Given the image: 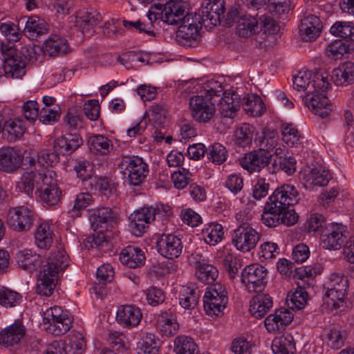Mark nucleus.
<instances>
[{
    "instance_id": "obj_13",
    "label": "nucleus",
    "mask_w": 354,
    "mask_h": 354,
    "mask_svg": "<svg viewBox=\"0 0 354 354\" xmlns=\"http://www.w3.org/2000/svg\"><path fill=\"white\" fill-rule=\"evenodd\" d=\"M119 173L123 177H147L149 166L138 156H123L118 163Z\"/></svg>"
},
{
    "instance_id": "obj_42",
    "label": "nucleus",
    "mask_w": 354,
    "mask_h": 354,
    "mask_svg": "<svg viewBox=\"0 0 354 354\" xmlns=\"http://www.w3.org/2000/svg\"><path fill=\"white\" fill-rule=\"evenodd\" d=\"M174 351L176 354H200L194 339L187 335H178L174 339Z\"/></svg>"
},
{
    "instance_id": "obj_23",
    "label": "nucleus",
    "mask_w": 354,
    "mask_h": 354,
    "mask_svg": "<svg viewBox=\"0 0 354 354\" xmlns=\"http://www.w3.org/2000/svg\"><path fill=\"white\" fill-rule=\"evenodd\" d=\"M120 260L123 265L129 268H137L145 264L146 257L142 250L129 245L121 250Z\"/></svg>"
},
{
    "instance_id": "obj_16",
    "label": "nucleus",
    "mask_w": 354,
    "mask_h": 354,
    "mask_svg": "<svg viewBox=\"0 0 354 354\" xmlns=\"http://www.w3.org/2000/svg\"><path fill=\"white\" fill-rule=\"evenodd\" d=\"M153 209L149 207H143L129 216V228L132 234L140 236L153 221Z\"/></svg>"
},
{
    "instance_id": "obj_56",
    "label": "nucleus",
    "mask_w": 354,
    "mask_h": 354,
    "mask_svg": "<svg viewBox=\"0 0 354 354\" xmlns=\"http://www.w3.org/2000/svg\"><path fill=\"white\" fill-rule=\"evenodd\" d=\"M351 50L347 41L335 40L330 43L327 48L328 55L333 59H341L344 55L350 53Z\"/></svg>"
},
{
    "instance_id": "obj_33",
    "label": "nucleus",
    "mask_w": 354,
    "mask_h": 354,
    "mask_svg": "<svg viewBox=\"0 0 354 354\" xmlns=\"http://www.w3.org/2000/svg\"><path fill=\"white\" fill-rule=\"evenodd\" d=\"M157 328L165 336H172L179 328L176 317L171 312H162L157 318Z\"/></svg>"
},
{
    "instance_id": "obj_11",
    "label": "nucleus",
    "mask_w": 354,
    "mask_h": 354,
    "mask_svg": "<svg viewBox=\"0 0 354 354\" xmlns=\"http://www.w3.org/2000/svg\"><path fill=\"white\" fill-rule=\"evenodd\" d=\"M263 149H258L246 153L239 160L241 166L249 173L259 172L262 169L268 165L272 156L270 153Z\"/></svg>"
},
{
    "instance_id": "obj_41",
    "label": "nucleus",
    "mask_w": 354,
    "mask_h": 354,
    "mask_svg": "<svg viewBox=\"0 0 354 354\" xmlns=\"http://www.w3.org/2000/svg\"><path fill=\"white\" fill-rule=\"evenodd\" d=\"M88 145L91 151L97 155H106L113 149L111 140L100 134L91 136Z\"/></svg>"
},
{
    "instance_id": "obj_5",
    "label": "nucleus",
    "mask_w": 354,
    "mask_h": 354,
    "mask_svg": "<svg viewBox=\"0 0 354 354\" xmlns=\"http://www.w3.org/2000/svg\"><path fill=\"white\" fill-rule=\"evenodd\" d=\"M228 301L225 287L220 283L209 287L203 296V306L209 315L218 316L223 313Z\"/></svg>"
},
{
    "instance_id": "obj_6",
    "label": "nucleus",
    "mask_w": 354,
    "mask_h": 354,
    "mask_svg": "<svg viewBox=\"0 0 354 354\" xmlns=\"http://www.w3.org/2000/svg\"><path fill=\"white\" fill-rule=\"evenodd\" d=\"M266 268L259 264L247 266L241 272V282L250 292H261L267 283Z\"/></svg>"
},
{
    "instance_id": "obj_60",
    "label": "nucleus",
    "mask_w": 354,
    "mask_h": 354,
    "mask_svg": "<svg viewBox=\"0 0 354 354\" xmlns=\"http://www.w3.org/2000/svg\"><path fill=\"white\" fill-rule=\"evenodd\" d=\"M146 297L149 305L156 306L165 301V295L161 288L151 286L147 290Z\"/></svg>"
},
{
    "instance_id": "obj_2",
    "label": "nucleus",
    "mask_w": 354,
    "mask_h": 354,
    "mask_svg": "<svg viewBox=\"0 0 354 354\" xmlns=\"http://www.w3.org/2000/svg\"><path fill=\"white\" fill-rule=\"evenodd\" d=\"M68 265V257L63 250L51 253L41 267L37 285V292L46 297L50 296L55 288L59 274Z\"/></svg>"
},
{
    "instance_id": "obj_46",
    "label": "nucleus",
    "mask_w": 354,
    "mask_h": 354,
    "mask_svg": "<svg viewBox=\"0 0 354 354\" xmlns=\"http://www.w3.org/2000/svg\"><path fill=\"white\" fill-rule=\"evenodd\" d=\"M198 299V290L194 286H184L180 291L179 304L185 309L194 308Z\"/></svg>"
},
{
    "instance_id": "obj_8",
    "label": "nucleus",
    "mask_w": 354,
    "mask_h": 354,
    "mask_svg": "<svg viewBox=\"0 0 354 354\" xmlns=\"http://www.w3.org/2000/svg\"><path fill=\"white\" fill-rule=\"evenodd\" d=\"M346 232V226L341 223H328L320 235V244L326 250H337L340 249L345 242Z\"/></svg>"
},
{
    "instance_id": "obj_61",
    "label": "nucleus",
    "mask_w": 354,
    "mask_h": 354,
    "mask_svg": "<svg viewBox=\"0 0 354 354\" xmlns=\"http://www.w3.org/2000/svg\"><path fill=\"white\" fill-rule=\"evenodd\" d=\"M21 112L27 120L35 121L39 114L38 103L35 100L26 101L22 106Z\"/></svg>"
},
{
    "instance_id": "obj_30",
    "label": "nucleus",
    "mask_w": 354,
    "mask_h": 354,
    "mask_svg": "<svg viewBox=\"0 0 354 354\" xmlns=\"http://www.w3.org/2000/svg\"><path fill=\"white\" fill-rule=\"evenodd\" d=\"M272 299L269 295L257 294L250 301V313L257 318H262L272 307Z\"/></svg>"
},
{
    "instance_id": "obj_48",
    "label": "nucleus",
    "mask_w": 354,
    "mask_h": 354,
    "mask_svg": "<svg viewBox=\"0 0 354 354\" xmlns=\"http://www.w3.org/2000/svg\"><path fill=\"white\" fill-rule=\"evenodd\" d=\"M283 211L274 206L266 203L263 212L261 214L262 223L268 227H275L281 223V214Z\"/></svg>"
},
{
    "instance_id": "obj_34",
    "label": "nucleus",
    "mask_w": 354,
    "mask_h": 354,
    "mask_svg": "<svg viewBox=\"0 0 354 354\" xmlns=\"http://www.w3.org/2000/svg\"><path fill=\"white\" fill-rule=\"evenodd\" d=\"M1 130L9 142H15L22 137L25 133L26 127L21 119H15L6 122Z\"/></svg>"
},
{
    "instance_id": "obj_44",
    "label": "nucleus",
    "mask_w": 354,
    "mask_h": 354,
    "mask_svg": "<svg viewBox=\"0 0 354 354\" xmlns=\"http://www.w3.org/2000/svg\"><path fill=\"white\" fill-rule=\"evenodd\" d=\"M278 141L277 133L269 129L263 131L254 139V143L259 149H267L266 151L270 153L277 146Z\"/></svg>"
},
{
    "instance_id": "obj_31",
    "label": "nucleus",
    "mask_w": 354,
    "mask_h": 354,
    "mask_svg": "<svg viewBox=\"0 0 354 354\" xmlns=\"http://www.w3.org/2000/svg\"><path fill=\"white\" fill-rule=\"evenodd\" d=\"M82 185L93 191L98 187L100 193L109 196L116 191V185L112 178H82Z\"/></svg>"
},
{
    "instance_id": "obj_55",
    "label": "nucleus",
    "mask_w": 354,
    "mask_h": 354,
    "mask_svg": "<svg viewBox=\"0 0 354 354\" xmlns=\"http://www.w3.org/2000/svg\"><path fill=\"white\" fill-rule=\"evenodd\" d=\"M207 158L216 165H221L227 160V151L220 143L215 142L209 147Z\"/></svg>"
},
{
    "instance_id": "obj_4",
    "label": "nucleus",
    "mask_w": 354,
    "mask_h": 354,
    "mask_svg": "<svg viewBox=\"0 0 354 354\" xmlns=\"http://www.w3.org/2000/svg\"><path fill=\"white\" fill-rule=\"evenodd\" d=\"M44 322V324H48L47 331L55 335H60L70 330L73 319L67 310L55 306L46 310Z\"/></svg>"
},
{
    "instance_id": "obj_19",
    "label": "nucleus",
    "mask_w": 354,
    "mask_h": 354,
    "mask_svg": "<svg viewBox=\"0 0 354 354\" xmlns=\"http://www.w3.org/2000/svg\"><path fill=\"white\" fill-rule=\"evenodd\" d=\"M42 185L40 186L39 197L48 205H57L62 196V190L59 186L56 178H41Z\"/></svg>"
},
{
    "instance_id": "obj_36",
    "label": "nucleus",
    "mask_w": 354,
    "mask_h": 354,
    "mask_svg": "<svg viewBox=\"0 0 354 354\" xmlns=\"http://www.w3.org/2000/svg\"><path fill=\"white\" fill-rule=\"evenodd\" d=\"M47 30L46 22L37 16L30 17L24 29L25 35L31 39H35L40 35L46 34Z\"/></svg>"
},
{
    "instance_id": "obj_52",
    "label": "nucleus",
    "mask_w": 354,
    "mask_h": 354,
    "mask_svg": "<svg viewBox=\"0 0 354 354\" xmlns=\"http://www.w3.org/2000/svg\"><path fill=\"white\" fill-rule=\"evenodd\" d=\"M21 295L15 290L4 286H0V305L8 308L19 305Z\"/></svg>"
},
{
    "instance_id": "obj_64",
    "label": "nucleus",
    "mask_w": 354,
    "mask_h": 354,
    "mask_svg": "<svg viewBox=\"0 0 354 354\" xmlns=\"http://www.w3.org/2000/svg\"><path fill=\"white\" fill-rule=\"evenodd\" d=\"M252 344L244 338L235 339L231 346V350L234 354H251Z\"/></svg>"
},
{
    "instance_id": "obj_10",
    "label": "nucleus",
    "mask_w": 354,
    "mask_h": 354,
    "mask_svg": "<svg viewBox=\"0 0 354 354\" xmlns=\"http://www.w3.org/2000/svg\"><path fill=\"white\" fill-rule=\"evenodd\" d=\"M189 107L193 118L201 122H207L215 113L214 104L212 102L211 97H208L203 93L190 98Z\"/></svg>"
},
{
    "instance_id": "obj_63",
    "label": "nucleus",
    "mask_w": 354,
    "mask_h": 354,
    "mask_svg": "<svg viewBox=\"0 0 354 354\" xmlns=\"http://www.w3.org/2000/svg\"><path fill=\"white\" fill-rule=\"evenodd\" d=\"M65 125L70 129H76L82 126V120L77 110L71 109L64 117Z\"/></svg>"
},
{
    "instance_id": "obj_45",
    "label": "nucleus",
    "mask_w": 354,
    "mask_h": 354,
    "mask_svg": "<svg viewBox=\"0 0 354 354\" xmlns=\"http://www.w3.org/2000/svg\"><path fill=\"white\" fill-rule=\"evenodd\" d=\"M195 274L197 279L204 283H213L218 275V269L212 264L198 263Z\"/></svg>"
},
{
    "instance_id": "obj_25",
    "label": "nucleus",
    "mask_w": 354,
    "mask_h": 354,
    "mask_svg": "<svg viewBox=\"0 0 354 354\" xmlns=\"http://www.w3.org/2000/svg\"><path fill=\"white\" fill-rule=\"evenodd\" d=\"M101 19V15L99 12L92 11L80 12L77 17L75 24L78 29L86 36L90 37L94 32L95 26Z\"/></svg>"
},
{
    "instance_id": "obj_37",
    "label": "nucleus",
    "mask_w": 354,
    "mask_h": 354,
    "mask_svg": "<svg viewBox=\"0 0 354 354\" xmlns=\"http://www.w3.org/2000/svg\"><path fill=\"white\" fill-rule=\"evenodd\" d=\"M254 127L248 123H243L237 127L233 135L234 145L245 148L252 144L254 133Z\"/></svg>"
},
{
    "instance_id": "obj_27",
    "label": "nucleus",
    "mask_w": 354,
    "mask_h": 354,
    "mask_svg": "<svg viewBox=\"0 0 354 354\" xmlns=\"http://www.w3.org/2000/svg\"><path fill=\"white\" fill-rule=\"evenodd\" d=\"M331 79L335 85L346 86L354 83V63L346 62L340 64L332 71Z\"/></svg>"
},
{
    "instance_id": "obj_53",
    "label": "nucleus",
    "mask_w": 354,
    "mask_h": 354,
    "mask_svg": "<svg viewBox=\"0 0 354 354\" xmlns=\"http://www.w3.org/2000/svg\"><path fill=\"white\" fill-rule=\"evenodd\" d=\"M308 300V293L302 288H297L288 295L287 303L289 308L300 310L304 308Z\"/></svg>"
},
{
    "instance_id": "obj_43",
    "label": "nucleus",
    "mask_w": 354,
    "mask_h": 354,
    "mask_svg": "<svg viewBox=\"0 0 354 354\" xmlns=\"http://www.w3.org/2000/svg\"><path fill=\"white\" fill-rule=\"evenodd\" d=\"M257 28L258 20L251 15H245L237 21V34L240 37H249L257 32Z\"/></svg>"
},
{
    "instance_id": "obj_3",
    "label": "nucleus",
    "mask_w": 354,
    "mask_h": 354,
    "mask_svg": "<svg viewBox=\"0 0 354 354\" xmlns=\"http://www.w3.org/2000/svg\"><path fill=\"white\" fill-rule=\"evenodd\" d=\"M349 283L342 273H331L323 285L324 303L328 308L337 310L343 307L348 294Z\"/></svg>"
},
{
    "instance_id": "obj_18",
    "label": "nucleus",
    "mask_w": 354,
    "mask_h": 354,
    "mask_svg": "<svg viewBox=\"0 0 354 354\" xmlns=\"http://www.w3.org/2000/svg\"><path fill=\"white\" fill-rule=\"evenodd\" d=\"M201 28L200 15L187 14L179 22L177 37L187 41L195 40Z\"/></svg>"
},
{
    "instance_id": "obj_15",
    "label": "nucleus",
    "mask_w": 354,
    "mask_h": 354,
    "mask_svg": "<svg viewBox=\"0 0 354 354\" xmlns=\"http://www.w3.org/2000/svg\"><path fill=\"white\" fill-rule=\"evenodd\" d=\"M183 245L181 239L172 234H162L157 241L158 252L164 257L173 259L180 257Z\"/></svg>"
},
{
    "instance_id": "obj_62",
    "label": "nucleus",
    "mask_w": 354,
    "mask_h": 354,
    "mask_svg": "<svg viewBox=\"0 0 354 354\" xmlns=\"http://www.w3.org/2000/svg\"><path fill=\"white\" fill-rule=\"evenodd\" d=\"M122 24L127 29L136 30L139 32H144L149 35L153 34L151 24L150 23H146V21H143L141 19H138L136 21L123 20Z\"/></svg>"
},
{
    "instance_id": "obj_17",
    "label": "nucleus",
    "mask_w": 354,
    "mask_h": 354,
    "mask_svg": "<svg viewBox=\"0 0 354 354\" xmlns=\"http://www.w3.org/2000/svg\"><path fill=\"white\" fill-rule=\"evenodd\" d=\"M186 3L181 0H169L160 12L162 21L169 25H178L185 17Z\"/></svg>"
},
{
    "instance_id": "obj_51",
    "label": "nucleus",
    "mask_w": 354,
    "mask_h": 354,
    "mask_svg": "<svg viewBox=\"0 0 354 354\" xmlns=\"http://www.w3.org/2000/svg\"><path fill=\"white\" fill-rule=\"evenodd\" d=\"M330 32L338 37L354 41V24L351 21H336L330 28Z\"/></svg>"
},
{
    "instance_id": "obj_24",
    "label": "nucleus",
    "mask_w": 354,
    "mask_h": 354,
    "mask_svg": "<svg viewBox=\"0 0 354 354\" xmlns=\"http://www.w3.org/2000/svg\"><path fill=\"white\" fill-rule=\"evenodd\" d=\"M241 104V98L234 90H227L219 102V111L223 117L232 118Z\"/></svg>"
},
{
    "instance_id": "obj_12",
    "label": "nucleus",
    "mask_w": 354,
    "mask_h": 354,
    "mask_svg": "<svg viewBox=\"0 0 354 354\" xmlns=\"http://www.w3.org/2000/svg\"><path fill=\"white\" fill-rule=\"evenodd\" d=\"M7 57L2 59L0 77L21 78L25 74L26 63L21 56L14 53L12 48L7 49Z\"/></svg>"
},
{
    "instance_id": "obj_58",
    "label": "nucleus",
    "mask_w": 354,
    "mask_h": 354,
    "mask_svg": "<svg viewBox=\"0 0 354 354\" xmlns=\"http://www.w3.org/2000/svg\"><path fill=\"white\" fill-rule=\"evenodd\" d=\"M326 219L322 214H313L306 223V229L308 232H322V230L326 225Z\"/></svg>"
},
{
    "instance_id": "obj_50",
    "label": "nucleus",
    "mask_w": 354,
    "mask_h": 354,
    "mask_svg": "<svg viewBox=\"0 0 354 354\" xmlns=\"http://www.w3.org/2000/svg\"><path fill=\"white\" fill-rule=\"evenodd\" d=\"M25 166L24 169L28 177H53L55 176V173L53 170L47 169V167L39 160L35 161L31 159L29 164Z\"/></svg>"
},
{
    "instance_id": "obj_29",
    "label": "nucleus",
    "mask_w": 354,
    "mask_h": 354,
    "mask_svg": "<svg viewBox=\"0 0 354 354\" xmlns=\"http://www.w3.org/2000/svg\"><path fill=\"white\" fill-rule=\"evenodd\" d=\"M25 335V328L20 322H15L0 333V344L6 347L17 344Z\"/></svg>"
},
{
    "instance_id": "obj_35",
    "label": "nucleus",
    "mask_w": 354,
    "mask_h": 354,
    "mask_svg": "<svg viewBox=\"0 0 354 354\" xmlns=\"http://www.w3.org/2000/svg\"><path fill=\"white\" fill-rule=\"evenodd\" d=\"M271 348L274 354H294L296 350L293 337L287 333L276 337Z\"/></svg>"
},
{
    "instance_id": "obj_21",
    "label": "nucleus",
    "mask_w": 354,
    "mask_h": 354,
    "mask_svg": "<svg viewBox=\"0 0 354 354\" xmlns=\"http://www.w3.org/2000/svg\"><path fill=\"white\" fill-rule=\"evenodd\" d=\"M116 321L124 328H133L140 324L142 313L141 310L134 305H123L116 312Z\"/></svg>"
},
{
    "instance_id": "obj_26",
    "label": "nucleus",
    "mask_w": 354,
    "mask_h": 354,
    "mask_svg": "<svg viewBox=\"0 0 354 354\" xmlns=\"http://www.w3.org/2000/svg\"><path fill=\"white\" fill-rule=\"evenodd\" d=\"M15 259L19 267L28 272L36 270L43 262L39 254L29 249L18 251Z\"/></svg>"
},
{
    "instance_id": "obj_47",
    "label": "nucleus",
    "mask_w": 354,
    "mask_h": 354,
    "mask_svg": "<svg viewBox=\"0 0 354 354\" xmlns=\"http://www.w3.org/2000/svg\"><path fill=\"white\" fill-rule=\"evenodd\" d=\"M86 347V343L84 335L73 331L68 335V342L66 344L65 350L68 354H82Z\"/></svg>"
},
{
    "instance_id": "obj_22",
    "label": "nucleus",
    "mask_w": 354,
    "mask_h": 354,
    "mask_svg": "<svg viewBox=\"0 0 354 354\" xmlns=\"http://www.w3.org/2000/svg\"><path fill=\"white\" fill-rule=\"evenodd\" d=\"M293 317L292 313L287 308L277 309L274 314H270L266 318L265 327L270 333L283 330L292 322Z\"/></svg>"
},
{
    "instance_id": "obj_39",
    "label": "nucleus",
    "mask_w": 354,
    "mask_h": 354,
    "mask_svg": "<svg viewBox=\"0 0 354 354\" xmlns=\"http://www.w3.org/2000/svg\"><path fill=\"white\" fill-rule=\"evenodd\" d=\"M243 109L252 116L261 115L266 111V106L261 97L251 94L245 96L242 100Z\"/></svg>"
},
{
    "instance_id": "obj_28",
    "label": "nucleus",
    "mask_w": 354,
    "mask_h": 354,
    "mask_svg": "<svg viewBox=\"0 0 354 354\" xmlns=\"http://www.w3.org/2000/svg\"><path fill=\"white\" fill-rule=\"evenodd\" d=\"M21 157L17 150L11 147L0 148V170L12 172L19 167Z\"/></svg>"
},
{
    "instance_id": "obj_32",
    "label": "nucleus",
    "mask_w": 354,
    "mask_h": 354,
    "mask_svg": "<svg viewBox=\"0 0 354 354\" xmlns=\"http://www.w3.org/2000/svg\"><path fill=\"white\" fill-rule=\"evenodd\" d=\"M43 50L45 54L56 56L66 54L68 51V45L64 38L57 35H50L43 44Z\"/></svg>"
},
{
    "instance_id": "obj_38",
    "label": "nucleus",
    "mask_w": 354,
    "mask_h": 354,
    "mask_svg": "<svg viewBox=\"0 0 354 354\" xmlns=\"http://www.w3.org/2000/svg\"><path fill=\"white\" fill-rule=\"evenodd\" d=\"M201 233L205 242L209 245H217L224 238L223 227L217 223H210L205 225Z\"/></svg>"
},
{
    "instance_id": "obj_59",
    "label": "nucleus",
    "mask_w": 354,
    "mask_h": 354,
    "mask_svg": "<svg viewBox=\"0 0 354 354\" xmlns=\"http://www.w3.org/2000/svg\"><path fill=\"white\" fill-rule=\"evenodd\" d=\"M252 196L256 200H261L268 195L270 184L266 178H257L252 182Z\"/></svg>"
},
{
    "instance_id": "obj_57",
    "label": "nucleus",
    "mask_w": 354,
    "mask_h": 354,
    "mask_svg": "<svg viewBox=\"0 0 354 354\" xmlns=\"http://www.w3.org/2000/svg\"><path fill=\"white\" fill-rule=\"evenodd\" d=\"M281 133L283 142L290 147L297 144L301 138L299 132L292 124H283Z\"/></svg>"
},
{
    "instance_id": "obj_20",
    "label": "nucleus",
    "mask_w": 354,
    "mask_h": 354,
    "mask_svg": "<svg viewBox=\"0 0 354 354\" xmlns=\"http://www.w3.org/2000/svg\"><path fill=\"white\" fill-rule=\"evenodd\" d=\"M322 28V24L319 17L310 14L301 20L299 32L304 41H311L319 36Z\"/></svg>"
},
{
    "instance_id": "obj_40",
    "label": "nucleus",
    "mask_w": 354,
    "mask_h": 354,
    "mask_svg": "<svg viewBox=\"0 0 354 354\" xmlns=\"http://www.w3.org/2000/svg\"><path fill=\"white\" fill-rule=\"evenodd\" d=\"M346 339V333L338 326H333L324 330L323 340L331 348L339 349L343 346Z\"/></svg>"
},
{
    "instance_id": "obj_7",
    "label": "nucleus",
    "mask_w": 354,
    "mask_h": 354,
    "mask_svg": "<svg viewBox=\"0 0 354 354\" xmlns=\"http://www.w3.org/2000/svg\"><path fill=\"white\" fill-rule=\"evenodd\" d=\"M6 222L9 228L14 231L26 232L32 225L33 212L24 205L10 207L6 213Z\"/></svg>"
},
{
    "instance_id": "obj_49",
    "label": "nucleus",
    "mask_w": 354,
    "mask_h": 354,
    "mask_svg": "<svg viewBox=\"0 0 354 354\" xmlns=\"http://www.w3.org/2000/svg\"><path fill=\"white\" fill-rule=\"evenodd\" d=\"M53 231L48 223H41L35 232V243L41 249L48 248L53 242Z\"/></svg>"
},
{
    "instance_id": "obj_1",
    "label": "nucleus",
    "mask_w": 354,
    "mask_h": 354,
    "mask_svg": "<svg viewBox=\"0 0 354 354\" xmlns=\"http://www.w3.org/2000/svg\"><path fill=\"white\" fill-rule=\"evenodd\" d=\"M293 86L298 91H304V104L322 118H327L333 110L325 92L330 84L328 73L325 71H316L313 76L308 71H299L293 78Z\"/></svg>"
},
{
    "instance_id": "obj_14",
    "label": "nucleus",
    "mask_w": 354,
    "mask_h": 354,
    "mask_svg": "<svg viewBox=\"0 0 354 354\" xmlns=\"http://www.w3.org/2000/svg\"><path fill=\"white\" fill-rule=\"evenodd\" d=\"M298 192L293 185H283L274 190L266 203L282 211L297 203Z\"/></svg>"
},
{
    "instance_id": "obj_54",
    "label": "nucleus",
    "mask_w": 354,
    "mask_h": 354,
    "mask_svg": "<svg viewBox=\"0 0 354 354\" xmlns=\"http://www.w3.org/2000/svg\"><path fill=\"white\" fill-rule=\"evenodd\" d=\"M140 351L143 354H158L159 340L153 333L143 335L140 342Z\"/></svg>"
},
{
    "instance_id": "obj_9",
    "label": "nucleus",
    "mask_w": 354,
    "mask_h": 354,
    "mask_svg": "<svg viewBox=\"0 0 354 354\" xmlns=\"http://www.w3.org/2000/svg\"><path fill=\"white\" fill-rule=\"evenodd\" d=\"M259 238V232L251 225H239L234 230L232 242L237 250L245 252L254 248Z\"/></svg>"
}]
</instances>
